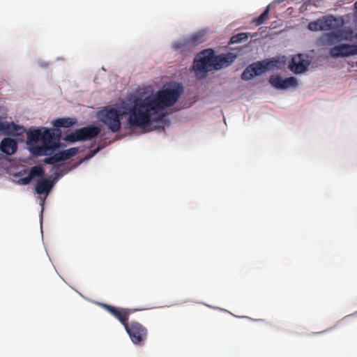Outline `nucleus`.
Listing matches in <instances>:
<instances>
[{"instance_id":"18","label":"nucleus","mask_w":357,"mask_h":357,"mask_svg":"<svg viewBox=\"0 0 357 357\" xmlns=\"http://www.w3.org/2000/svg\"><path fill=\"white\" fill-rule=\"evenodd\" d=\"M76 119L73 118L57 119L54 121L56 127L69 128L76 123Z\"/></svg>"},{"instance_id":"24","label":"nucleus","mask_w":357,"mask_h":357,"mask_svg":"<svg viewBox=\"0 0 357 357\" xmlns=\"http://www.w3.org/2000/svg\"><path fill=\"white\" fill-rule=\"evenodd\" d=\"M241 79L243 80H245V77H246V75H245V70L243 71V73H241Z\"/></svg>"},{"instance_id":"25","label":"nucleus","mask_w":357,"mask_h":357,"mask_svg":"<svg viewBox=\"0 0 357 357\" xmlns=\"http://www.w3.org/2000/svg\"><path fill=\"white\" fill-rule=\"evenodd\" d=\"M354 8L357 10V1L354 3Z\"/></svg>"},{"instance_id":"17","label":"nucleus","mask_w":357,"mask_h":357,"mask_svg":"<svg viewBox=\"0 0 357 357\" xmlns=\"http://www.w3.org/2000/svg\"><path fill=\"white\" fill-rule=\"evenodd\" d=\"M53 184L52 182L47 178H43L38 181L36 186L35 190L38 195H43L44 193H49L51 189L52 188Z\"/></svg>"},{"instance_id":"15","label":"nucleus","mask_w":357,"mask_h":357,"mask_svg":"<svg viewBox=\"0 0 357 357\" xmlns=\"http://www.w3.org/2000/svg\"><path fill=\"white\" fill-rule=\"evenodd\" d=\"M17 149V142L11 138L6 137L0 143V151L8 155L15 153Z\"/></svg>"},{"instance_id":"16","label":"nucleus","mask_w":357,"mask_h":357,"mask_svg":"<svg viewBox=\"0 0 357 357\" xmlns=\"http://www.w3.org/2000/svg\"><path fill=\"white\" fill-rule=\"evenodd\" d=\"M0 130L9 135H21L25 132V128L14 123H0Z\"/></svg>"},{"instance_id":"19","label":"nucleus","mask_w":357,"mask_h":357,"mask_svg":"<svg viewBox=\"0 0 357 357\" xmlns=\"http://www.w3.org/2000/svg\"><path fill=\"white\" fill-rule=\"evenodd\" d=\"M269 9L270 6L266 7V8L259 17L254 18L252 20V24H253L255 26H259L265 23V22L268 19Z\"/></svg>"},{"instance_id":"21","label":"nucleus","mask_w":357,"mask_h":357,"mask_svg":"<svg viewBox=\"0 0 357 357\" xmlns=\"http://www.w3.org/2000/svg\"><path fill=\"white\" fill-rule=\"evenodd\" d=\"M245 38V33H241L236 35L233 36L230 39V43H238L241 42L242 40Z\"/></svg>"},{"instance_id":"22","label":"nucleus","mask_w":357,"mask_h":357,"mask_svg":"<svg viewBox=\"0 0 357 357\" xmlns=\"http://www.w3.org/2000/svg\"><path fill=\"white\" fill-rule=\"evenodd\" d=\"M32 178H31V176H29V174L26 176V177H24V178H20L18 181H17V183L20 184V185H28L31 183Z\"/></svg>"},{"instance_id":"3","label":"nucleus","mask_w":357,"mask_h":357,"mask_svg":"<svg viewBox=\"0 0 357 357\" xmlns=\"http://www.w3.org/2000/svg\"><path fill=\"white\" fill-rule=\"evenodd\" d=\"M99 305L119 321L133 344L139 346L145 344L148 336L147 328L136 321L128 322L129 316L135 310L118 307L106 303H99Z\"/></svg>"},{"instance_id":"26","label":"nucleus","mask_w":357,"mask_h":357,"mask_svg":"<svg viewBox=\"0 0 357 357\" xmlns=\"http://www.w3.org/2000/svg\"><path fill=\"white\" fill-rule=\"evenodd\" d=\"M3 159V155L0 153V162Z\"/></svg>"},{"instance_id":"14","label":"nucleus","mask_w":357,"mask_h":357,"mask_svg":"<svg viewBox=\"0 0 357 357\" xmlns=\"http://www.w3.org/2000/svg\"><path fill=\"white\" fill-rule=\"evenodd\" d=\"M236 58V55L231 52L220 54L218 56L215 55V70H220L222 68L227 67L234 61Z\"/></svg>"},{"instance_id":"5","label":"nucleus","mask_w":357,"mask_h":357,"mask_svg":"<svg viewBox=\"0 0 357 357\" xmlns=\"http://www.w3.org/2000/svg\"><path fill=\"white\" fill-rule=\"evenodd\" d=\"M215 52L211 49L204 50L195 58L193 68L197 78H204L207 73L215 70Z\"/></svg>"},{"instance_id":"23","label":"nucleus","mask_w":357,"mask_h":357,"mask_svg":"<svg viewBox=\"0 0 357 357\" xmlns=\"http://www.w3.org/2000/svg\"><path fill=\"white\" fill-rule=\"evenodd\" d=\"M329 36H330V38L334 37L336 38H339V34H337V33H335V32L329 33Z\"/></svg>"},{"instance_id":"8","label":"nucleus","mask_w":357,"mask_h":357,"mask_svg":"<svg viewBox=\"0 0 357 357\" xmlns=\"http://www.w3.org/2000/svg\"><path fill=\"white\" fill-rule=\"evenodd\" d=\"M279 63V59L273 57L271 59H264L261 61H257L247 67V73H250V75H261L268 71L273 70L277 67Z\"/></svg>"},{"instance_id":"7","label":"nucleus","mask_w":357,"mask_h":357,"mask_svg":"<svg viewBox=\"0 0 357 357\" xmlns=\"http://www.w3.org/2000/svg\"><path fill=\"white\" fill-rule=\"evenodd\" d=\"M100 128L95 126H88L76 130L75 132L67 135L65 140L69 142L90 140L99 135Z\"/></svg>"},{"instance_id":"13","label":"nucleus","mask_w":357,"mask_h":357,"mask_svg":"<svg viewBox=\"0 0 357 357\" xmlns=\"http://www.w3.org/2000/svg\"><path fill=\"white\" fill-rule=\"evenodd\" d=\"M78 152L77 148H70L47 157L43 160L45 164L54 165L58 162L67 160L75 156Z\"/></svg>"},{"instance_id":"10","label":"nucleus","mask_w":357,"mask_h":357,"mask_svg":"<svg viewBox=\"0 0 357 357\" xmlns=\"http://www.w3.org/2000/svg\"><path fill=\"white\" fill-rule=\"evenodd\" d=\"M335 18L333 15L324 16L322 18L308 24V29L312 31H331L335 26Z\"/></svg>"},{"instance_id":"11","label":"nucleus","mask_w":357,"mask_h":357,"mask_svg":"<svg viewBox=\"0 0 357 357\" xmlns=\"http://www.w3.org/2000/svg\"><path fill=\"white\" fill-rule=\"evenodd\" d=\"M330 55L333 58L347 57L357 54V44H341L331 48Z\"/></svg>"},{"instance_id":"12","label":"nucleus","mask_w":357,"mask_h":357,"mask_svg":"<svg viewBox=\"0 0 357 357\" xmlns=\"http://www.w3.org/2000/svg\"><path fill=\"white\" fill-rule=\"evenodd\" d=\"M269 83L277 89H287L290 87L298 86L297 79L294 77H289L283 79L280 75H273L269 77Z\"/></svg>"},{"instance_id":"20","label":"nucleus","mask_w":357,"mask_h":357,"mask_svg":"<svg viewBox=\"0 0 357 357\" xmlns=\"http://www.w3.org/2000/svg\"><path fill=\"white\" fill-rule=\"evenodd\" d=\"M29 176L33 179L35 176H43L44 174V169L40 165L32 167L29 171Z\"/></svg>"},{"instance_id":"4","label":"nucleus","mask_w":357,"mask_h":357,"mask_svg":"<svg viewBox=\"0 0 357 357\" xmlns=\"http://www.w3.org/2000/svg\"><path fill=\"white\" fill-rule=\"evenodd\" d=\"M130 104L123 102L122 105L123 111L111 107H103L98 112V119L101 122L107 126L112 132H118L121 128V118L123 115H128V124L130 128H145L147 126L132 125L130 121V116L134 107V97L129 100Z\"/></svg>"},{"instance_id":"2","label":"nucleus","mask_w":357,"mask_h":357,"mask_svg":"<svg viewBox=\"0 0 357 357\" xmlns=\"http://www.w3.org/2000/svg\"><path fill=\"white\" fill-rule=\"evenodd\" d=\"M61 131L59 128H38L27 132V144L35 155H47L60 148Z\"/></svg>"},{"instance_id":"6","label":"nucleus","mask_w":357,"mask_h":357,"mask_svg":"<svg viewBox=\"0 0 357 357\" xmlns=\"http://www.w3.org/2000/svg\"><path fill=\"white\" fill-rule=\"evenodd\" d=\"M206 31L200 30L192 33L189 36H185L174 43L173 47L175 50L184 52L199 45L205 40V34Z\"/></svg>"},{"instance_id":"1","label":"nucleus","mask_w":357,"mask_h":357,"mask_svg":"<svg viewBox=\"0 0 357 357\" xmlns=\"http://www.w3.org/2000/svg\"><path fill=\"white\" fill-rule=\"evenodd\" d=\"M183 92L180 83L171 82L154 93L151 87H144L134 96V107L130 121L132 125L149 126L161 121L163 111L174 105Z\"/></svg>"},{"instance_id":"9","label":"nucleus","mask_w":357,"mask_h":357,"mask_svg":"<svg viewBox=\"0 0 357 357\" xmlns=\"http://www.w3.org/2000/svg\"><path fill=\"white\" fill-rule=\"evenodd\" d=\"M310 64L307 55L298 54L292 57L288 68L294 73L301 74L307 70Z\"/></svg>"}]
</instances>
